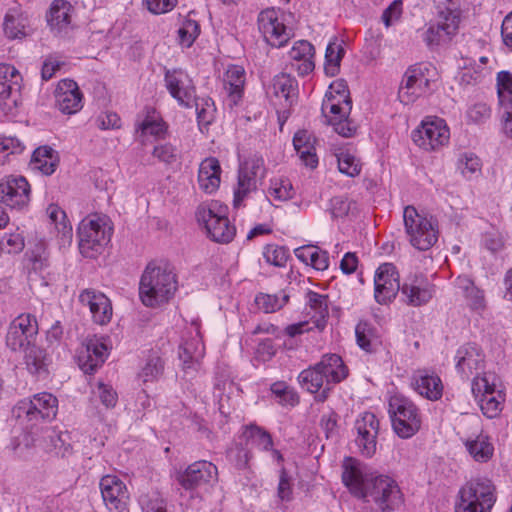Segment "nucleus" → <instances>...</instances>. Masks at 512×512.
Returning <instances> with one entry per match:
<instances>
[{
  "mask_svg": "<svg viewBox=\"0 0 512 512\" xmlns=\"http://www.w3.org/2000/svg\"><path fill=\"white\" fill-rule=\"evenodd\" d=\"M348 376V368L337 354H326L313 366L304 369L298 375L300 386L312 394L316 400L324 402L334 384L340 383Z\"/></svg>",
  "mask_w": 512,
  "mask_h": 512,
  "instance_id": "obj_1",
  "label": "nucleus"
},
{
  "mask_svg": "<svg viewBox=\"0 0 512 512\" xmlns=\"http://www.w3.org/2000/svg\"><path fill=\"white\" fill-rule=\"evenodd\" d=\"M178 287L176 274L167 264L146 266L139 284V296L147 307H158L167 303Z\"/></svg>",
  "mask_w": 512,
  "mask_h": 512,
  "instance_id": "obj_2",
  "label": "nucleus"
},
{
  "mask_svg": "<svg viewBox=\"0 0 512 512\" xmlns=\"http://www.w3.org/2000/svg\"><path fill=\"white\" fill-rule=\"evenodd\" d=\"M351 109L352 101L346 86L342 82L331 84L322 102V115L336 133L347 138L356 133V125L348 118Z\"/></svg>",
  "mask_w": 512,
  "mask_h": 512,
  "instance_id": "obj_3",
  "label": "nucleus"
},
{
  "mask_svg": "<svg viewBox=\"0 0 512 512\" xmlns=\"http://www.w3.org/2000/svg\"><path fill=\"white\" fill-rule=\"evenodd\" d=\"M403 222L408 241L415 249L427 251L438 241V222L433 216L408 205L403 211Z\"/></svg>",
  "mask_w": 512,
  "mask_h": 512,
  "instance_id": "obj_4",
  "label": "nucleus"
},
{
  "mask_svg": "<svg viewBox=\"0 0 512 512\" xmlns=\"http://www.w3.org/2000/svg\"><path fill=\"white\" fill-rule=\"evenodd\" d=\"M496 499L495 486L489 479H471L459 490L455 512H491Z\"/></svg>",
  "mask_w": 512,
  "mask_h": 512,
  "instance_id": "obj_5",
  "label": "nucleus"
},
{
  "mask_svg": "<svg viewBox=\"0 0 512 512\" xmlns=\"http://www.w3.org/2000/svg\"><path fill=\"white\" fill-rule=\"evenodd\" d=\"M112 226L106 216L94 215L83 219L78 227L79 250L85 257L94 258L110 242Z\"/></svg>",
  "mask_w": 512,
  "mask_h": 512,
  "instance_id": "obj_6",
  "label": "nucleus"
},
{
  "mask_svg": "<svg viewBox=\"0 0 512 512\" xmlns=\"http://www.w3.org/2000/svg\"><path fill=\"white\" fill-rule=\"evenodd\" d=\"M195 216L198 223L204 225L207 236L212 241L227 244L234 239L236 228L226 216V207H222L218 202L200 204Z\"/></svg>",
  "mask_w": 512,
  "mask_h": 512,
  "instance_id": "obj_7",
  "label": "nucleus"
},
{
  "mask_svg": "<svg viewBox=\"0 0 512 512\" xmlns=\"http://www.w3.org/2000/svg\"><path fill=\"white\" fill-rule=\"evenodd\" d=\"M58 409L57 398L48 392L33 395L17 403L13 413L22 425L34 427L42 422L55 418Z\"/></svg>",
  "mask_w": 512,
  "mask_h": 512,
  "instance_id": "obj_8",
  "label": "nucleus"
},
{
  "mask_svg": "<svg viewBox=\"0 0 512 512\" xmlns=\"http://www.w3.org/2000/svg\"><path fill=\"white\" fill-rule=\"evenodd\" d=\"M448 5L442 8L438 6V14L435 23L422 33L423 41L430 48L447 44L456 35L460 23V10L458 3L447 0Z\"/></svg>",
  "mask_w": 512,
  "mask_h": 512,
  "instance_id": "obj_9",
  "label": "nucleus"
},
{
  "mask_svg": "<svg viewBox=\"0 0 512 512\" xmlns=\"http://www.w3.org/2000/svg\"><path fill=\"white\" fill-rule=\"evenodd\" d=\"M435 76L436 68L430 63H418L410 66L404 73L398 90L400 102L409 105L428 93Z\"/></svg>",
  "mask_w": 512,
  "mask_h": 512,
  "instance_id": "obj_10",
  "label": "nucleus"
},
{
  "mask_svg": "<svg viewBox=\"0 0 512 512\" xmlns=\"http://www.w3.org/2000/svg\"><path fill=\"white\" fill-rule=\"evenodd\" d=\"M389 414L394 432L407 439L415 435L421 427V414L417 406L408 398L394 395L389 400Z\"/></svg>",
  "mask_w": 512,
  "mask_h": 512,
  "instance_id": "obj_11",
  "label": "nucleus"
},
{
  "mask_svg": "<svg viewBox=\"0 0 512 512\" xmlns=\"http://www.w3.org/2000/svg\"><path fill=\"white\" fill-rule=\"evenodd\" d=\"M499 379L494 373L484 372L472 381V393L478 399L481 411L488 418L496 417L502 410L504 395L498 389Z\"/></svg>",
  "mask_w": 512,
  "mask_h": 512,
  "instance_id": "obj_12",
  "label": "nucleus"
},
{
  "mask_svg": "<svg viewBox=\"0 0 512 512\" xmlns=\"http://www.w3.org/2000/svg\"><path fill=\"white\" fill-rule=\"evenodd\" d=\"M381 512H390L403 503V493L398 483L391 477L379 475L371 478L370 487L365 495Z\"/></svg>",
  "mask_w": 512,
  "mask_h": 512,
  "instance_id": "obj_13",
  "label": "nucleus"
},
{
  "mask_svg": "<svg viewBox=\"0 0 512 512\" xmlns=\"http://www.w3.org/2000/svg\"><path fill=\"white\" fill-rule=\"evenodd\" d=\"M265 173L264 159L259 155H252L240 164L233 200L235 208L240 207L243 200L257 189L258 182L265 177Z\"/></svg>",
  "mask_w": 512,
  "mask_h": 512,
  "instance_id": "obj_14",
  "label": "nucleus"
},
{
  "mask_svg": "<svg viewBox=\"0 0 512 512\" xmlns=\"http://www.w3.org/2000/svg\"><path fill=\"white\" fill-rule=\"evenodd\" d=\"M258 28L265 41L273 47L284 46L293 36L292 29L284 23V13L275 8L259 13Z\"/></svg>",
  "mask_w": 512,
  "mask_h": 512,
  "instance_id": "obj_15",
  "label": "nucleus"
},
{
  "mask_svg": "<svg viewBox=\"0 0 512 512\" xmlns=\"http://www.w3.org/2000/svg\"><path fill=\"white\" fill-rule=\"evenodd\" d=\"M417 146L426 151H435L448 144L450 131L446 122L438 117H428L412 134Z\"/></svg>",
  "mask_w": 512,
  "mask_h": 512,
  "instance_id": "obj_16",
  "label": "nucleus"
},
{
  "mask_svg": "<svg viewBox=\"0 0 512 512\" xmlns=\"http://www.w3.org/2000/svg\"><path fill=\"white\" fill-rule=\"evenodd\" d=\"M21 75L10 64L0 63V108L4 114L14 116L19 106Z\"/></svg>",
  "mask_w": 512,
  "mask_h": 512,
  "instance_id": "obj_17",
  "label": "nucleus"
},
{
  "mask_svg": "<svg viewBox=\"0 0 512 512\" xmlns=\"http://www.w3.org/2000/svg\"><path fill=\"white\" fill-rule=\"evenodd\" d=\"M38 322L34 315L23 313L18 315L8 326L6 345L12 351H20L34 344L38 335Z\"/></svg>",
  "mask_w": 512,
  "mask_h": 512,
  "instance_id": "obj_18",
  "label": "nucleus"
},
{
  "mask_svg": "<svg viewBox=\"0 0 512 512\" xmlns=\"http://www.w3.org/2000/svg\"><path fill=\"white\" fill-rule=\"evenodd\" d=\"M401 287L399 273L392 263H384L377 268L374 275V298L377 303H390L401 291Z\"/></svg>",
  "mask_w": 512,
  "mask_h": 512,
  "instance_id": "obj_19",
  "label": "nucleus"
},
{
  "mask_svg": "<svg viewBox=\"0 0 512 512\" xmlns=\"http://www.w3.org/2000/svg\"><path fill=\"white\" fill-rule=\"evenodd\" d=\"M165 87L169 94L185 108L193 106L196 88L190 76L181 69L166 70L164 75Z\"/></svg>",
  "mask_w": 512,
  "mask_h": 512,
  "instance_id": "obj_20",
  "label": "nucleus"
},
{
  "mask_svg": "<svg viewBox=\"0 0 512 512\" xmlns=\"http://www.w3.org/2000/svg\"><path fill=\"white\" fill-rule=\"evenodd\" d=\"M99 486L103 502L109 511H128L130 494L126 484L119 477L105 475L101 478Z\"/></svg>",
  "mask_w": 512,
  "mask_h": 512,
  "instance_id": "obj_21",
  "label": "nucleus"
},
{
  "mask_svg": "<svg viewBox=\"0 0 512 512\" xmlns=\"http://www.w3.org/2000/svg\"><path fill=\"white\" fill-rule=\"evenodd\" d=\"M30 200V185L22 176H7L0 182V204L21 210Z\"/></svg>",
  "mask_w": 512,
  "mask_h": 512,
  "instance_id": "obj_22",
  "label": "nucleus"
},
{
  "mask_svg": "<svg viewBox=\"0 0 512 512\" xmlns=\"http://www.w3.org/2000/svg\"><path fill=\"white\" fill-rule=\"evenodd\" d=\"M266 93L270 97L276 99H284V110H278L279 120L288 118V108H290L298 97V82L287 73H280L272 79L271 85L267 88Z\"/></svg>",
  "mask_w": 512,
  "mask_h": 512,
  "instance_id": "obj_23",
  "label": "nucleus"
},
{
  "mask_svg": "<svg viewBox=\"0 0 512 512\" xmlns=\"http://www.w3.org/2000/svg\"><path fill=\"white\" fill-rule=\"evenodd\" d=\"M217 467L205 460L190 464L177 476V481L186 490H193L201 485L208 484L217 479Z\"/></svg>",
  "mask_w": 512,
  "mask_h": 512,
  "instance_id": "obj_24",
  "label": "nucleus"
},
{
  "mask_svg": "<svg viewBox=\"0 0 512 512\" xmlns=\"http://www.w3.org/2000/svg\"><path fill=\"white\" fill-rule=\"evenodd\" d=\"M108 356V348L97 338L88 339L77 351L80 369L87 374L94 373L103 365Z\"/></svg>",
  "mask_w": 512,
  "mask_h": 512,
  "instance_id": "obj_25",
  "label": "nucleus"
},
{
  "mask_svg": "<svg viewBox=\"0 0 512 512\" xmlns=\"http://www.w3.org/2000/svg\"><path fill=\"white\" fill-rule=\"evenodd\" d=\"M342 467L344 485L354 496L365 498L371 483V478H368L365 467L358 460L351 457L344 460Z\"/></svg>",
  "mask_w": 512,
  "mask_h": 512,
  "instance_id": "obj_26",
  "label": "nucleus"
},
{
  "mask_svg": "<svg viewBox=\"0 0 512 512\" xmlns=\"http://www.w3.org/2000/svg\"><path fill=\"white\" fill-rule=\"evenodd\" d=\"M56 106L67 115L79 112L83 107V94L78 84L71 79L59 81L55 91Z\"/></svg>",
  "mask_w": 512,
  "mask_h": 512,
  "instance_id": "obj_27",
  "label": "nucleus"
},
{
  "mask_svg": "<svg viewBox=\"0 0 512 512\" xmlns=\"http://www.w3.org/2000/svg\"><path fill=\"white\" fill-rule=\"evenodd\" d=\"M75 9L66 0H54L47 14V23L55 35H66L74 27Z\"/></svg>",
  "mask_w": 512,
  "mask_h": 512,
  "instance_id": "obj_28",
  "label": "nucleus"
},
{
  "mask_svg": "<svg viewBox=\"0 0 512 512\" xmlns=\"http://www.w3.org/2000/svg\"><path fill=\"white\" fill-rule=\"evenodd\" d=\"M82 305L89 307L95 323L105 325L112 318V305L108 297L95 289H85L79 295Z\"/></svg>",
  "mask_w": 512,
  "mask_h": 512,
  "instance_id": "obj_29",
  "label": "nucleus"
},
{
  "mask_svg": "<svg viewBox=\"0 0 512 512\" xmlns=\"http://www.w3.org/2000/svg\"><path fill=\"white\" fill-rule=\"evenodd\" d=\"M455 359L457 371L466 379L474 373L478 374L484 367L483 351L474 343L461 346L456 352Z\"/></svg>",
  "mask_w": 512,
  "mask_h": 512,
  "instance_id": "obj_30",
  "label": "nucleus"
},
{
  "mask_svg": "<svg viewBox=\"0 0 512 512\" xmlns=\"http://www.w3.org/2000/svg\"><path fill=\"white\" fill-rule=\"evenodd\" d=\"M433 292V286L423 275L408 278L401 287L405 303L414 307L428 303L433 297Z\"/></svg>",
  "mask_w": 512,
  "mask_h": 512,
  "instance_id": "obj_31",
  "label": "nucleus"
},
{
  "mask_svg": "<svg viewBox=\"0 0 512 512\" xmlns=\"http://www.w3.org/2000/svg\"><path fill=\"white\" fill-rule=\"evenodd\" d=\"M223 91L230 107L237 106L243 98L246 71L242 66L230 65L223 74Z\"/></svg>",
  "mask_w": 512,
  "mask_h": 512,
  "instance_id": "obj_32",
  "label": "nucleus"
},
{
  "mask_svg": "<svg viewBox=\"0 0 512 512\" xmlns=\"http://www.w3.org/2000/svg\"><path fill=\"white\" fill-rule=\"evenodd\" d=\"M411 386L421 396L435 401L441 398L443 384L440 377L432 370L418 369L411 378Z\"/></svg>",
  "mask_w": 512,
  "mask_h": 512,
  "instance_id": "obj_33",
  "label": "nucleus"
},
{
  "mask_svg": "<svg viewBox=\"0 0 512 512\" xmlns=\"http://www.w3.org/2000/svg\"><path fill=\"white\" fill-rule=\"evenodd\" d=\"M315 50L306 40L297 41L289 51L290 67L299 76H306L315 68Z\"/></svg>",
  "mask_w": 512,
  "mask_h": 512,
  "instance_id": "obj_34",
  "label": "nucleus"
},
{
  "mask_svg": "<svg viewBox=\"0 0 512 512\" xmlns=\"http://www.w3.org/2000/svg\"><path fill=\"white\" fill-rule=\"evenodd\" d=\"M24 352L23 362L27 371L37 378L45 379L49 374V366L52 363L50 355L46 350L34 344L22 349Z\"/></svg>",
  "mask_w": 512,
  "mask_h": 512,
  "instance_id": "obj_35",
  "label": "nucleus"
},
{
  "mask_svg": "<svg viewBox=\"0 0 512 512\" xmlns=\"http://www.w3.org/2000/svg\"><path fill=\"white\" fill-rule=\"evenodd\" d=\"M205 355V346L198 334L186 339L179 347V358L185 373L196 372L200 368L201 360Z\"/></svg>",
  "mask_w": 512,
  "mask_h": 512,
  "instance_id": "obj_36",
  "label": "nucleus"
},
{
  "mask_svg": "<svg viewBox=\"0 0 512 512\" xmlns=\"http://www.w3.org/2000/svg\"><path fill=\"white\" fill-rule=\"evenodd\" d=\"M221 166L215 157L205 158L199 165L198 185L206 194L216 192L221 183Z\"/></svg>",
  "mask_w": 512,
  "mask_h": 512,
  "instance_id": "obj_37",
  "label": "nucleus"
},
{
  "mask_svg": "<svg viewBox=\"0 0 512 512\" xmlns=\"http://www.w3.org/2000/svg\"><path fill=\"white\" fill-rule=\"evenodd\" d=\"M314 144L315 138L307 130H300L293 137V146L299 158L306 167L312 169L318 165Z\"/></svg>",
  "mask_w": 512,
  "mask_h": 512,
  "instance_id": "obj_38",
  "label": "nucleus"
},
{
  "mask_svg": "<svg viewBox=\"0 0 512 512\" xmlns=\"http://www.w3.org/2000/svg\"><path fill=\"white\" fill-rule=\"evenodd\" d=\"M355 334L358 346L368 353L376 352L382 345L377 328L367 321H360L357 324Z\"/></svg>",
  "mask_w": 512,
  "mask_h": 512,
  "instance_id": "obj_39",
  "label": "nucleus"
},
{
  "mask_svg": "<svg viewBox=\"0 0 512 512\" xmlns=\"http://www.w3.org/2000/svg\"><path fill=\"white\" fill-rule=\"evenodd\" d=\"M136 133H139L141 137L151 135L162 138L167 133V125L154 110H148L143 118L137 119Z\"/></svg>",
  "mask_w": 512,
  "mask_h": 512,
  "instance_id": "obj_40",
  "label": "nucleus"
},
{
  "mask_svg": "<svg viewBox=\"0 0 512 512\" xmlns=\"http://www.w3.org/2000/svg\"><path fill=\"white\" fill-rule=\"evenodd\" d=\"M58 165V155L49 146L38 147L32 154L30 166L44 175H51Z\"/></svg>",
  "mask_w": 512,
  "mask_h": 512,
  "instance_id": "obj_41",
  "label": "nucleus"
},
{
  "mask_svg": "<svg viewBox=\"0 0 512 512\" xmlns=\"http://www.w3.org/2000/svg\"><path fill=\"white\" fill-rule=\"evenodd\" d=\"M3 26L8 38H23L27 35L28 18L19 9L11 8L5 15Z\"/></svg>",
  "mask_w": 512,
  "mask_h": 512,
  "instance_id": "obj_42",
  "label": "nucleus"
},
{
  "mask_svg": "<svg viewBox=\"0 0 512 512\" xmlns=\"http://www.w3.org/2000/svg\"><path fill=\"white\" fill-rule=\"evenodd\" d=\"M165 370V360L158 351H151L138 376L144 384L159 381Z\"/></svg>",
  "mask_w": 512,
  "mask_h": 512,
  "instance_id": "obj_43",
  "label": "nucleus"
},
{
  "mask_svg": "<svg viewBox=\"0 0 512 512\" xmlns=\"http://www.w3.org/2000/svg\"><path fill=\"white\" fill-rule=\"evenodd\" d=\"M457 287L462 290L468 306L477 312L486 307L484 292L474 285V282L465 276H459L456 280Z\"/></svg>",
  "mask_w": 512,
  "mask_h": 512,
  "instance_id": "obj_44",
  "label": "nucleus"
},
{
  "mask_svg": "<svg viewBox=\"0 0 512 512\" xmlns=\"http://www.w3.org/2000/svg\"><path fill=\"white\" fill-rule=\"evenodd\" d=\"M465 446L469 454L478 462H487L494 451L488 437L483 434H479L475 439H467Z\"/></svg>",
  "mask_w": 512,
  "mask_h": 512,
  "instance_id": "obj_45",
  "label": "nucleus"
},
{
  "mask_svg": "<svg viewBox=\"0 0 512 512\" xmlns=\"http://www.w3.org/2000/svg\"><path fill=\"white\" fill-rule=\"evenodd\" d=\"M344 54L343 41L335 38L329 42L325 53V72L327 75L334 76L338 72Z\"/></svg>",
  "mask_w": 512,
  "mask_h": 512,
  "instance_id": "obj_46",
  "label": "nucleus"
},
{
  "mask_svg": "<svg viewBox=\"0 0 512 512\" xmlns=\"http://www.w3.org/2000/svg\"><path fill=\"white\" fill-rule=\"evenodd\" d=\"M47 214L52 223L55 224V228L61 235L63 241L70 242L73 236L72 226L67 220L65 211H63L58 205L51 204L47 208Z\"/></svg>",
  "mask_w": 512,
  "mask_h": 512,
  "instance_id": "obj_47",
  "label": "nucleus"
},
{
  "mask_svg": "<svg viewBox=\"0 0 512 512\" xmlns=\"http://www.w3.org/2000/svg\"><path fill=\"white\" fill-rule=\"evenodd\" d=\"M307 305L309 306L312 318L317 323L324 321L328 315V296L309 290L306 294ZM319 326V324H317Z\"/></svg>",
  "mask_w": 512,
  "mask_h": 512,
  "instance_id": "obj_48",
  "label": "nucleus"
},
{
  "mask_svg": "<svg viewBox=\"0 0 512 512\" xmlns=\"http://www.w3.org/2000/svg\"><path fill=\"white\" fill-rule=\"evenodd\" d=\"M289 301V295L285 292L280 294L259 293L255 297L257 307L265 313H273L284 307Z\"/></svg>",
  "mask_w": 512,
  "mask_h": 512,
  "instance_id": "obj_49",
  "label": "nucleus"
},
{
  "mask_svg": "<svg viewBox=\"0 0 512 512\" xmlns=\"http://www.w3.org/2000/svg\"><path fill=\"white\" fill-rule=\"evenodd\" d=\"M294 190L289 179L283 177H275L270 180L267 190L269 198L278 201H287L293 197Z\"/></svg>",
  "mask_w": 512,
  "mask_h": 512,
  "instance_id": "obj_50",
  "label": "nucleus"
},
{
  "mask_svg": "<svg viewBox=\"0 0 512 512\" xmlns=\"http://www.w3.org/2000/svg\"><path fill=\"white\" fill-rule=\"evenodd\" d=\"M200 34L199 23L190 18V15L185 17L178 29L179 43L184 47H191Z\"/></svg>",
  "mask_w": 512,
  "mask_h": 512,
  "instance_id": "obj_51",
  "label": "nucleus"
},
{
  "mask_svg": "<svg viewBox=\"0 0 512 512\" xmlns=\"http://www.w3.org/2000/svg\"><path fill=\"white\" fill-rule=\"evenodd\" d=\"M244 436L253 445L263 451H270L273 447V440L269 432L256 425L246 427Z\"/></svg>",
  "mask_w": 512,
  "mask_h": 512,
  "instance_id": "obj_52",
  "label": "nucleus"
},
{
  "mask_svg": "<svg viewBox=\"0 0 512 512\" xmlns=\"http://www.w3.org/2000/svg\"><path fill=\"white\" fill-rule=\"evenodd\" d=\"M497 92L500 106L511 108L512 105V73L500 71L497 74Z\"/></svg>",
  "mask_w": 512,
  "mask_h": 512,
  "instance_id": "obj_53",
  "label": "nucleus"
},
{
  "mask_svg": "<svg viewBox=\"0 0 512 512\" xmlns=\"http://www.w3.org/2000/svg\"><path fill=\"white\" fill-rule=\"evenodd\" d=\"M356 444L360 449V452L363 456L371 457L376 452L377 445V436L379 433V429H368L367 430H356Z\"/></svg>",
  "mask_w": 512,
  "mask_h": 512,
  "instance_id": "obj_54",
  "label": "nucleus"
},
{
  "mask_svg": "<svg viewBox=\"0 0 512 512\" xmlns=\"http://www.w3.org/2000/svg\"><path fill=\"white\" fill-rule=\"evenodd\" d=\"M271 392L279 399L282 405L295 406L299 403L297 392L284 381H277L271 385Z\"/></svg>",
  "mask_w": 512,
  "mask_h": 512,
  "instance_id": "obj_55",
  "label": "nucleus"
},
{
  "mask_svg": "<svg viewBox=\"0 0 512 512\" xmlns=\"http://www.w3.org/2000/svg\"><path fill=\"white\" fill-rule=\"evenodd\" d=\"M47 437L50 438L55 454L66 457L71 454L72 446L69 443L70 435L68 432H56L46 430Z\"/></svg>",
  "mask_w": 512,
  "mask_h": 512,
  "instance_id": "obj_56",
  "label": "nucleus"
},
{
  "mask_svg": "<svg viewBox=\"0 0 512 512\" xmlns=\"http://www.w3.org/2000/svg\"><path fill=\"white\" fill-rule=\"evenodd\" d=\"M339 171L347 176L355 177L361 172V164L349 152H340L337 155Z\"/></svg>",
  "mask_w": 512,
  "mask_h": 512,
  "instance_id": "obj_57",
  "label": "nucleus"
},
{
  "mask_svg": "<svg viewBox=\"0 0 512 512\" xmlns=\"http://www.w3.org/2000/svg\"><path fill=\"white\" fill-rule=\"evenodd\" d=\"M23 151L22 143L14 137L0 138V165L9 161L11 155L19 154Z\"/></svg>",
  "mask_w": 512,
  "mask_h": 512,
  "instance_id": "obj_58",
  "label": "nucleus"
},
{
  "mask_svg": "<svg viewBox=\"0 0 512 512\" xmlns=\"http://www.w3.org/2000/svg\"><path fill=\"white\" fill-rule=\"evenodd\" d=\"M193 105H195L196 108L199 125H209L214 117L213 103L211 102V99H198L195 97Z\"/></svg>",
  "mask_w": 512,
  "mask_h": 512,
  "instance_id": "obj_59",
  "label": "nucleus"
},
{
  "mask_svg": "<svg viewBox=\"0 0 512 512\" xmlns=\"http://www.w3.org/2000/svg\"><path fill=\"white\" fill-rule=\"evenodd\" d=\"M263 256L269 264L276 267H283L288 259V251L281 246L267 245L264 248Z\"/></svg>",
  "mask_w": 512,
  "mask_h": 512,
  "instance_id": "obj_60",
  "label": "nucleus"
},
{
  "mask_svg": "<svg viewBox=\"0 0 512 512\" xmlns=\"http://www.w3.org/2000/svg\"><path fill=\"white\" fill-rule=\"evenodd\" d=\"M152 155L159 162L172 164L177 160V149L171 143H159L154 146Z\"/></svg>",
  "mask_w": 512,
  "mask_h": 512,
  "instance_id": "obj_61",
  "label": "nucleus"
},
{
  "mask_svg": "<svg viewBox=\"0 0 512 512\" xmlns=\"http://www.w3.org/2000/svg\"><path fill=\"white\" fill-rule=\"evenodd\" d=\"M1 243H4V251L9 254L20 253L25 247L24 237L20 233L5 234Z\"/></svg>",
  "mask_w": 512,
  "mask_h": 512,
  "instance_id": "obj_62",
  "label": "nucleus"
},
{
  "mask_svg": "<svg viewBox=\"0 0 512 512\" xmlns=\"http://www.w3.org/2000/svg\"><path fill=\"white\" fill-rule=\"evenodd\" d=\"M480 166V159L472 153H465L459 159V168L461 169V173L466 177L478 172Z\"/></svg>",
  "mask_w": 512,
  "mask_h": 512,
  "instance_id": "obj_63",
  "label": "nucleus"
},
{
  "mask_svg": "<svg viewBox=\"0 0 512 512\" xmlns=\"http://www.w3.org/2000/svg\"><path fill=\"white\" fill-rule=\"evenodd\" d=\"M491 110L484 103H477L467 110V117L473 123H482L490 117Z\"/></svg>",
  "mask_w": 512,
  "mask_h": 512,
  "instance_id": "obj_64",
  "label": "nucleus"
}]
</instances>
